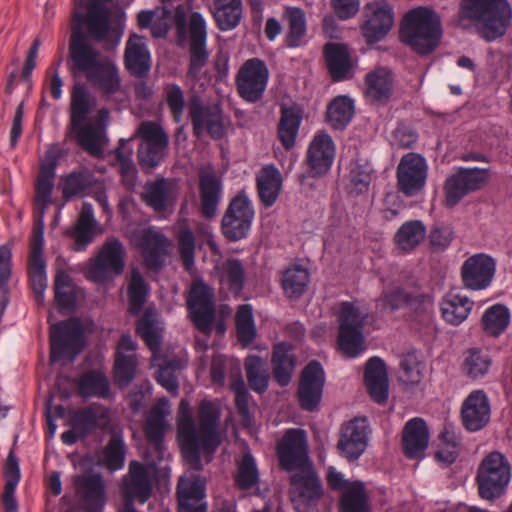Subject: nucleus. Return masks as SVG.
<instances>
[{
	"label": "nucleus",
	"instance_id": "f257e3e1",
	"mask_svg": "<svg viewBox=\"0 0 512 512\" xmlns=\"http://www.w3.org/2000/svg\"><path fill=\"white\" fill-rule=\"evenodd\" d=\"M110 31V12L100 0H90L86 14L75 13L71 24L67 65L74 76H84L103 95L121 91L122 80L116 61L102 55L90 39L102 42Z\"/></svg>",
	"mask_w": 512,
	"mask_h": 512
},
{
	"label": "nucleus",
	"instance_id": "f03ea898",
	"mask_svg": "<svg viewBox=\"0 0 512 512\" xmlns=\"http://www.w3.org/2000/svg\"><path fill=\"white\" fill-rule=\"evenodd\" d=\"M221 414L217 403L202 400L195 421L190 413L189 403L185 399L181 400L177 418V441L183 459L192 469L202 470L201 455L212 457L220 446Z\"/></svg>",
	"mask_w": 512,
	"mask_h": 512
},
{
	"label": "nucleus",
	"instance_id": "7ed1b4c3",
	"mask_svg": "<svg viewBox=\"0 0 512 512\" xmlns=\"http://www.w3.org/2000/svg\"><path fill=\"white\" fill-rule=\"evenodd\" d=\"M512 9L507 0H461L458 20L463 28L476 27L488 42L502 37L510 24Z\"/></svg>",
	"mask_w": 512,
	"mask_h": 512
},
{
	"label": "nucleus",
	"instance_id": "20e7f679",
	"mask_svg": "<svg viewBox=\"0 0 512 512\" xmlns=\"http://www.w3.org/2000/svg\"><path fill=\"white\" fill-rule=\"evenodd\" d=\"M441 38V20L432 8L416 7L403 16L399 28V39L417 54L432 53L438 47Z\"/></svg>",
	"mask_w": 512,
	"mask_h": 512
},
{
	"label": "nucleus",
	"instance_id": "39448f33",
	"mask_svg": "<svg viewBox=\"0 0 512 512\" xmlns=\"http://www.w3.org/2000/svg\"><path fill=\"white\" fill-rule=\"evenodd\" d=\"M51 364L72 362L85 348V332L77 318L59 321L50 327Z\"/></svg>",
	"mask_w": 512,
	"mask_h": 512
},
{
	"label": "nucleus",
	"instance_id": "423d86ee",
	"mask_svg": "<svg viewBox=\"0 0 512 512\" xmlns=\"http://www.w3.org/2000/svg\"><path fill=\"white\" fill-rule=\"evenodd\" d=\"M510 464L498 451L489 453L479 464L476 483L481 498L493 501L506 491L510 481Z\"/></svg>",
	"mask_w": 512,
	"mask_h": 512
},
{
	"label": "nucleus",
	"instance_id": "0eeeda50",
	"mask_svg": "<svg viewBox=\"0 0 512 512\" xmlns=\"http://www.w3.org/2000/svg\"><path fill=\"white\" fill-rule=\"evenodd\" d=\"M367 314H364L352 302L344 301L340 304L338 315V346L348 358H355L365 350L363 328Z\"/></svg>",
	"mask_w": 512,
	"mask_h": 512
},
{
	"label": "nucleus",
	"instance_id": "6e6552de",
	"mask_svg": "<svg viewBox=\"0 0 512 512\" xmlns=\"http://www.w3.org/2000/svg\"><path fill=\"white\" fill-rule=\"evenodd\" d=\"M188 117L193 135L200 139L207 134L211 139L222 140L227 135L224 112L218 103H204L198 95H192L187 104Z\"/></svg>",
	"mask_w": 512,
	"mask_h": 512
},
{
	"label": "nucleus",
	"instance_id": "1a4fd4ad",
	"mask_svg": "<svg viewBox=\"0 0 512 512\" xmlns=\"http://www.w3.org/2000/svg\"><path fill=\"white\" fill-rule=\"evenodd\" d=\"M141 143L137 149L140 167L150 171L158 167L167 156L169 137L163 127L154 121H143L137 129Z\"/></svg>",
	"mask_w": 512,
	"mask_h": 512
},
{
	"label": "nucleus",
	"instance_id": "9d476101",
	"mask_svg": "<svg viewBox=\"0 0 512 512\" xmlns=\"http://www.w3.org/2000/svg\"><path fill=\"white\" fill-rule=\"evenodd\" d=\"M255 211L248 194L241 190L229 202L221 220V231L229 242L247 238Z\"/></svg>",
	"mask_w": 512,
	"mask_h": 512
},
{
	"label": "nucleus",
	"instance_id": "9b49d317",
	"mask_svg": "<svg viewBox=\"0 0 512 512\" xmlns=\"http://www.w3.org/2000/svg\"><path fill=\"white\" fill-rule=\"evenodd\" d=\"M187 309L190 320L197 330L210 335L216 319L214 289L202 279L192 282L188 297Z\"/></svg>",
	"mask_w": 512,
	"mask_h": 512
},
{
	"label": "nucleus",
	"instance_id": "f8f14e48",
	"mask_svg": "<svg viewBox=\"0 0 512 512\" xmlns=\"http://www.w3.org/2000/svg\"><path fill=\"white\" fill-rule=\"evenodd\" d=\"M126 250L116 238H108L101 246L97 256L90 260L87 277L96 283H105L123 273Z\"/></svg>",
	"mask_w": 512,
	"mask_h": 512
},
{
	"label": "nucleus",
	"instance_id": "ddd939ff",
	"mask_svg": "<svg viewBox=\"0 0 512 512\" xmlns=\"http://www.w3.org/2000/svg\"><path fill=\"white\" fill-rule=\"evenodd\" d=\"M153 491V482L147 466L137 460H132L128 472L122 478L120 487L123 506L118 512H137L134 502L146 503Z\"/></svg>",
	"mask_w": 512,
	"mask_h": 512
},
{
	"label": "nucleus",
	"instance_id": "4468645a",
	"mask_svg": "<svg viewBox=\"0 0 512 512\" xmlns=\"http://www.w3.org/2000/svg\"><path fill=\"white\" fill-rule=\"evenodd\" d=\"M269 80V70L260 58L247 59L235 76L238 95L249 103L262 99Z\"/></svg>",
	"mask_w": 512,
	"mask_h": 512
},
{
	"label": "nucleus",
	"instance_id": "2eb2a0df",
	"mask_svg": "<svg viewBox=\"0 0 512 512\" xmlns=\"http://www.w3.org/2000/svg\"><path fill=\"white\" fill-rule=\"evenodd\" d=\"M394 25V9L387 0H373L363 7V22L360 26L367 44L382 41Z\"/></svg>",
	"mask_w": 512,
	"mask_h": 512
},
{
	"label": "nucleus",
	"instance_id": "dca6fc26",
	"mask_svg": "<svg viewBox=\"0 0 512 512\" xmlns=\"http://www.w3.org/2000/svg\"><path fill=\"white\" fill-rule=\"evenodd\" d=\"M290 485L291 501L299 511L316 506L324 494L321 479L311 465L293 471Z\"/></svg>",
	"mask_w": 512,
	"mask_h": 512
},
{
	"label": "nucleus",
	"instance_id": "f3484780",
	"mask_svg": "<svg viewBox=\"0 0 512 512\" xmlns=\"http://www.w3.org/2000/svg\"><path fill=\"white\" fill-rule=\"evenodd\" d=\"M376 302L383 312L393 313L407 307L417 315L425 317H429L432 308V298L429 294L420 289L408 292L398 286L384 289Z\"/></svg>",
	"mask_w": 512,
	"mask_h": 512
},
{
	"label": "nucleus",
	"instance_id": "a211bd4d",
	"mask_svg": "<svg viewBox=\"0 0 512 512\" xmlns=\"http://www.w3.org/2000/svg\"><path fill=\"white\" fill-rule=\"evenodd\" d=\"M428 176L426 159L418 153L402 156L396 170L398 190L406 197L416 196L424 187Z\"/></svg>",
	"mask_w": 512,
	"mask_h": 512
},
{
	"label": "nucleus",
	"instance_id": "6ab92c4d",
	"mask_svg": "<svg viewBox=\"0 0 512 512\" xmlns=\"http://www.w3.org/2000/svg\"><path fill=\"white\" fill-rule=\"evenodd\" d=\"M277 456L282 470L293 472L309 466L306 432L302 429H289L277 444Z\"/></svg>",
	"mask_w": 512,
	"mask_h": 512
},
{
	"label": "nucleus",
	"instance_id": "aec40b11",
	"mask_svg": "<svg viewBox=\"0 0 512 512\" xmlns=\"http://www.w3.org/2000/svg\"><path fill=\"white\" fill-rule=\"evenodd\" d=\"M325 382V372L319 361L312 360L303 368L297 389L298 403L303 410L313 412L318 408Z\"/></svg>",
	"mask_w": 512,
	"mask_h": 512
},
{
	"label": "nucleus",
	"instance_id": "412c9836",
	"mask_svg": "<svg viewBox=\"0 0 512 512\" xmlns=\"http://www.w3.org/2000/svg\"><path fill=\"white\" fill-rule=\"evenodd\" d=\"M488 179V170L460 168L450 175L444 185L446 207L456 206L467 194L481 189Z\"/></svg>",
	"mask_w": 512,
	"mask_h": 512
},
{
	"label": "nucleus",
	"instance_id": "4be33fe9",
	"mask_svg": "<svg viewBox=\"0 0 512 512\" xmlns=\"http://www.w3.org/2000/svg\"><path fill=\"white\" fill-rule=\"evenodd\" d=\"M75 494L83 512H103L107 497L103 477L98 473L84 472L73 480Z\"/></svg>",
	"mask_w": 512,
	"mask_h": 512
},
{
	"label": "nucleus",
	"instance_id": "5701e85b",
	"mask_svg": "<svg viewBox=\"0 0 512 512\" xmlns=\"http://www.w3.org/2000/svg\"><path fill=\"white\" fill-rule=\"evenodd\" d=\"M370 427L366 417H355L341 426L337 448L340 455L353 462L358 460L368 446Z\"/></svg>",
	"mask_w": 512,
	"mask_h": 512
},
{
	"label": "nucleus",
	"instance_id": "b1692460",
	"mask_svg": "<svg viewBox=\"0 0 512 512\" xmlns=\"http://www.w3.org/2000/svg\"><path fill=\"white\" fill-rule=\"evenodd\" d=\"M44 233L43 226L35 228L30 242L28 255V277L34 292L35 300L39 305L44 304L45 291L48 286L46 274V260L43 255Z\"/></svg>",
	"mask_w": 512,
	"mask_h": 512
},
{
	"label": "nucleus",
	"instance_id": "393cba45",
	"mask_svg": "<svg viewBox=\"0 0 512 512\" xmlns=\"http://www.w3.org/2000/svg\"><path fill=\"white\" fill-rule=\"evenodd\" d=\"M496 272V261L490 255L478 253L467 258L461 267V278L466 288L483 290L490 286Z\"/></svg>",
	"mask_w": 512,
	"mask_h": 512
},
{
	"label": "nucleus",
	"instance_id": "a878e982",
	"mask_svg": "<svg viewBox=\"0 0 512 512\" xmlns=\"http://www.w3.org/2000/svg\"><path fill=\"white\" fill-rule=\"evenodd\" d=\"M190 45H189V68L188 76L198 78L203 67L207 64L209 54L207 51L206 22L203 16L192 13L189 21Z\"/></svg>",
	"mask_w": 512,
	"mask_h": 512
},
{
	"label": "nucleus",
	"instance_id": "bb28decb",
	"mask_svg": "<svg viewBox=\"0 0 512 512\" xmlns=\"http://www.w3.org/2000/svg\"><path fill=\"white\" fill-rule=\"evenodd\" d=\"M137 344L128 334L118 341L113 366V378L119 388L127 387L136 377L138 361Z\"/></svg>",
	"mask_w": 512,
	"mask_h": 512
},
{
	"label": "nucleus",
	"instance_id": "cd10ccee",
	"mask_svg": "<svg viewBox=\"0 0 512 512\" xmlns=\"http://www.w3.org/2000/svg\"><path fill=\"white\" fill-rule=\"evenodd\" d=\"M110 421L109 409L98 402L72 410L69 413V425L86 438L99 428H105Z\"/></svg>",
	"mask_w": 512,
	"mask_h": 512
},
{
	"label": "nucleus",
	"instance_id": "c85d7f7f",
	"mask_svg": "<svg viewBox=\"0 0 512 512\" xmlns=\"http://www.w3.org/2000/svg\"><path fill=\"white\" fill-rule=\"evenodd\" d=\"M174 184L165 177L146 182L141 193L143 202L163 217L173 213L176 204Z\"/></svg>",
	"mask_w": 512,
	"mask_h": 512
},
{
	"label": "nucleus",
	"instance_id": "c756f323",
	"mask_svg": "<svg viewBox=\"0 0 512 512\" xmlns=\"http://www.w3.org/2000/svg\"><path fill=\"white\" fill-rule=\"evenodd\" d=\"M335 157V145L332 137L325 132L317 133L307 151L308 174L311 177L325 175L331 168Z\"/></svg>",
	"mask_w": 512,
	"mask_h": 512
},
{
	"label": "nucleus",
	"instance_id": "7c9ffc66",
	"mask_svg": "<svg viewBox=\"0 0 512 512\" xmlns=\"http://www.w3.org/2000/svg\"><path fill=\"white\" fill-rule=\"evenodd\" d=\"M365 100L373 106H386L394 93V75L387 67H378L365 75Z\"/></svg>",
	"mask_w": 512,
	"mask_h": 512
},
{
	"label": "nucleus",
	"instance_id": "2f4dec72",
	"mask_svg": "<svg viewBox=\"0 0 512 512\" xmlns=\"http://www.w3.org/2000/svg\"><path fill=\"white\" fill-rule=\"evenodd\" d=\"M491 409L489 399L482 390L471 392L461 407V420L469 432L483 429L490 421Z\"/></svg>",
	"mask_w": 512,
	"mask_h": 512
},
{
	"label": "nucleus",
	"instance_id": "473e14b6",
	"mask_svg": "<svg viewBox=\"0 0 512 512\" xmlns=\"http://www.w3.org/2000/svg\"><path fill=\"white\" fill-rule=\"evenodd\" d=\"M168 413L169 410L167 402L165 400H161L150 409L145 420V438L156 453V458L158 460H162L164 458V437L169 426L166 420Z\"/></svg>",
	"mask_w": 512,
	"mask_h": 512
},
{
	"label": "nucleus",
	"instance_id": "72a5a7b5",
	"mask_svg": "<svg viewBox=\"0 0 512 512\" xmlns=\"http://www.w3.org/2000/svg\"><path fill=\"white\" fill-rule=\"evenodd\" d=\"M141 253L146 268L159 272L165 266L169 240L161 231L145 229L141 238Z\"/></svg>",
	"mask_w": 512,
	"mask_h": 512
},
{
	"label": "nucleus",
	"instance_id": "f704fd0d",
	"mask_svg": "<svg viewBox=\"0 0 512 512\" xmlns=\"http://www.w3.org/2000/svg\"><path fill=\"white\" fill-rule=\"evenodd\" d=\"M430 440L426 422L419 417L408 420L402 430V450L408 459L424 457Z\"/></svg>",
	"mask_w": 512,
	"mask_h": 512
},
{
	"label": "nucleus",
	"instance_id": "c9c22d12",
	"mask_svg": "<svg viewBox=\"0 0 512 512\" xmlns=\"http://www.w3.org/2000/svg\"><path fill=\"white\" fill-rule=\"evenodd\" d=\"M200 211L204 218L213 219L217 215L223 197L221 178L214 171L199 174Z\"/></svg>",
	"mask_w": 512,
	"mask_h": 512
},
{
	"label": "nucleus",
	"instance_id": "e433bc0d",
	"mask_svg": "<svg viewBox=\"0 0 512 512\" xmlns=\"http://www.w3.org/2000/svg\"><path fill=\"white\" fill-rule=\"evenodd\" d=\"M126 70L135 77L146 76L151 69V56L143 36L132 34L126 42L124 53Z\"/></svg>",
	"mask_w": 512,
	"mask_h": 512
},
{
	"label": "nucleus",
	"instance_id": "4c0bfd02",
	"mask_svg": "<svg viewBox=\"0 0 512 512\" xmlns=\"http://www.w3.org/2000/svg\"><path fill=\"white\" fill-rule=\"evenodd\" d=\"M96 227L93 206L84 202L76 223L66 231V235L74 239V251L82 252L87 249L96 237Z\"/></svg>",
	"mask_w": 512,
	"mask_h": 512
},
{
	"label": "nucleus",
	"instance_id": "58836bf2",
	"mask_svg": "<svg viewBox=\"0 0 512 512\" xmlns=\"http://www.w3.org/2000/svg\"><path fill=\"white\" fill-rule=\"evenodd\" d=\"M178 512H208L206 487L199 479L181 480L177 487Z\"/></svg>",
	"mask_w": 512,
	"mask_h": 512
},
{
	"label": "nucleus",
	"instance_id": "ea45409f",
	"mask_svg": "<svg viewBox=\"0 0 512 512\" xmlns=\"http://www.w3.org/2000/svg\"><path fill=\"white\" fill-rule=\"evenodd\" d=\"M364 382L370 397L378 404L388 399V374L385 362L379 357H371L364 370Z\"/></svg>",
	"mask_w": 512,
	"mask_h": 512
},
{
	"label": "nucleus",
	"instance_id": "a19ab883",
	"mask_svg": "<svg viewBox=\"0 0 512 512\" xmlns=\"http://www.w3.org/2000/svg\"><path fill=\"white\" fill-rule=\"evenodd\" d=\"M95 182L93 173L87 168L72 170L62 175L58 183V189L62 193L65 203L75 198H83L91 190Z\"/></svg>",
	"mask_w": 512,
	"mask_h": 512
},
{
	"label": "nucleus",
	"instance_id": "79ce46f5",
	"mask_svg": "<svg viewBox=\"0 0 512 512\" xmlns=\"http://www.w3.org/2000/svg\"><path fill=\"white\" fill-rule=\"evenodd\" d=\"M303 116L304 109L300 105H281L277 134L285 149H291L295 146Z\"/></svg>",
	"mask_w": 512,
	"mask_h": 512
},
{
	"label": "nucleus",
	"instance_id": "37998d69",
	"mask_svg": "<svg viewBox=\"0 0 512 512\" xmlns=\"http://www.w3.org/2000/svg\"><path fill=\"white\" fill-rule=\"evenodd\" d=\"M58 159L56 153L49 151L41 162L35 181V201L42 206V213L51 204Z\"/></svg>",
	"mask_w": 512,
	"mask_h": 512
},
{
	"label": "nucleus",
	"instance_id": "c03bdc74",
	"mask_svg": "<svg viewBox=\"0 0 512 512\" xmlns=\"http://www.w3.org/2000/svg\"><path fill=\"white\" fill-rule=\"evenodd\" d=\"M271 364L274 380L281 387L288 386L297 365L293 346L287 342L275 344L273 346Z\"/></svg>",
	"mask_w": 512,
	"mask_h": 512
},
{
	"label": "nucleus",
	"instance_id": "a18cd8bd",
	"mask_svg": "<svg viewBox=\"0 0 512 512\" xmlns=\"http://www.w3.org/2000/svg\"><path fill=\"white\" fill-rule=\"evenodd\" d=\"M77 388L82 399H107L111 396L109 379L100 369H91L82 373L78 378Z\"/></svg>",
	"mask_w": 512,
	"mask_h": 512
},
{
	"label": "nucleus",
	"instance_id": "49530a36",
	"mask_svg": "<svg viewBox=\"0 0 512 512\" xmlns=\"http://www.w3.org/2000/svg\"><path fill=\"white\" fill-rule=\"evenodd\" d=\"M162 330L157 309L153 305L147 306L136 323V333L152 352L160 349Z\"/></svg>",
	"mask_w": 512,
	"mask_h": 512
},
{
	"label": "nucleus",
	"instance_id": "de8ad7c7",
	"mask_svg": "<svg viewBox=\"0 0 512 512\" xmlns=\"http://www.w3.org/2000/svg\"><path fill=\"white\" fill-rule=\"evenodd\" d=\"M5 485L1 496L4 512H18L19 505L15 498L16 488L21 479L18 457L11 450L4 464Z\"/></svg>",
	"mask_w": 512,
	"mask_h": 512
},
{
	"label": "nucleus",
	"instance_id": "09e8293b",
	"mask_svg": "<svg viewBox=\"0 0 512 512\" xmlns=\"http://www.w3.org/2000/svg\"><path fill=\"white\" fill-rule=\"evenodd\" d=\"M259 198L265 207L273 206L281 192L282 176L273 165H265L256 178Z\"/></svg>",
	"mask_w": 512,
	"mask_h": 512
},
{
	"label": "nucleus",
	"instance_id": "8fccbe9b",
	"mask_svg": "<svg viewBox=\"0 0 512 512\" xmlns=\"http://www.w3.org/2000/svg\"><path fill=\"white\" fill-rule=\"evenodd\" d=\"M69 136L90 155L100 157L103 154L104 129L93 124H79L70 126Z\"/></svg>",
	"mask_w": 512,
	"mask_h": 512
},
{
	"label": "nucleus",
	"instance_id": "3c124183",
	"mask_svg": "<svg viewBox=\"0 0 512 512\" xmlns=\"http://www.w3.org/2000/svg\"><path fill=\"white\" fill-rule=\"evenodd\" d=\"M127 454V445L123 436L112 433L107 444L102 448L97 464L110 473L123 469Z\"/></svg>",
	"mask_w": 512,
	"mask_h": 512
},
{
	"label": "nucleus",
	"instance_id": "603ef678",
	"mask_svg": "<svg viewBox=\"0 0 512 512\" xmlns=\"http://www.w3.org/2000/svg\"><path fill=\"white\" fill-rule=\"evenodd\" d=\"M373 173L374 169L368 161L357 159L351 162L345 186L346 192L354 197L367 193L373 179Z\"/></svg>",
	"mask_w": 512,
	"mask_h": 512
},
{
	"label": "nucleus",
	"instance_id": "864d4df0",
	"mask_svg": "<svg viewBox=\"0 0 512 512\" xmlns=\"http://www.w3.org/2000/svg\"><path fill=\"white\" fill-rule=\"evenodd\" d=\"M473 305V301L467 296L450 292L441 302L442 317L451 325H460L467 319Z\"/></svg>",
	"mask_w": 512,
	"mask_h": 512
},
{
	"label": "nucleus",
	"instance_id": "5fc2aeb1",
	"mask_svg": "<svg viewBox=\"0 0 512 512\" xmlns=\"http://www.w3.org/2000/svg\"><path fill=\"white\" fill-rule=\"evenodd\" d=\"M179 258L186 271H191L195 264L196 241L187 219L179 220L174 226Z\"/></svg>",
	"mask_w": 512,
	"mask_h": 512
},
{
	"label": "nucleus",
	"instance_id": "6e6d98bb",
	"mask_svg": "<svg viewBox=\"0 0 512 512\" xmlns=\"http://www.w3.org/2000/svg\"><path fill=\"white\" fill-rule=\"evenodd\" d=\"M426 233V226L421 220H408L398 228L393 241L403 253H410L425 239Z\"/></svg>",
	"mask_w": 512,
	"mask_h": 512
},
{
	"label": "nucleus",
	"instance_id": "4d7b16f0",
	"mask_svg": "<svg viewBox=\"0 0 512 512\" xmlns=\"http://www.w3.org/2000/svg\"><path fill=\"white\" fill-rule=\"evenodd\" d=\"M324 56L332 79L334 81L343 80L351 69L347 47L340 43H327L324 46Z\"/></svg>",
	"mask_w": 512,
	"mask_h": 512
},
{
	"label": "nucleus",
	"instance_id": "13d9d810",
	"mask_svg": "<svg viewBox=\"0 0 512 512\" xmlns=\"http://www.w3.org/2000/svg\"><path fill=\"white\" fill-rule=\"evenodd\" d=\"M354 114V100L347 95H339L327 106L326 122L335 130H343L351 122Z\"/></svg>",
	"mask_w": 512,
	"mask_h": 512
},
{
	"label": "nucleus",
	"instance_id": "bf43d9fd",
	"mask_svg": "<svg viewBox=\"0 0 512 512\" xmlns=\"http://www.w3.org/2000/svg\"><path fill=\"white\" fill-rule=\"evenodd\" d=\"M369 495L365 483L352 481L339 498V512H370Z\"/></svg>",
	"mask_w": 512,
	"mask_h": 512
},
{
	"label": "nucleus",
	"instance_id": "052dcab7",
	"mask_svg": "<svg viewBox=\"0 0 512 512\" xmlns=\"http://www.w3.org/2000/svg\"><path fill=\"white\" fill-rule=\"evenodd\" d=\"M150 294V286L138 270H133L127 285V312L138 316Z\"/></svg>",
	"mask_w": 512,
	"mask_h": 512
},
{
	"label": "nucleus",
	"instance_id": "680f3d73",
	"mask_svg": "<svg viewBox=\"0 0 512 512\" xmlns=\"http://www.w3.org/2000/svg\"><path fill=\"white\" fill-rule=\"evenodd\" d=\"M287 22L288 31L285 44L289 48L300 47L305 43L307 32L306 15L299 7H288L283 15Z\"/></svg>",
	"mask_w": 512,
	"mask_h": 512
},
{
	"label": "nucleus",
	"instance_id": "e2e57ef3",
	"mask_svg": "<svg viewBox=\"0 0 512 512\" xmlns=\"http://www.w3.org/2000/svg\"><path fill=\"white\" fill-rule=\"evenodd\" d=\"M242 17L241 0H214V18L221 31L238 26Z\"/></svg>",
	"mask_w": 512,
	"mask_h": 512
},
{
	"label": "nucleus",
	"instance_id": "0e129e2a",
	"mask_svg": "<svg viewBox=\"0 0 512 512\" xmlns=\"http://www.w3.org/2000/svg\"><path fill=\"white\" fill-rule=\"evenodd\" d=\"M221 285L227 287L229 292L238 297L241 295L245 283V269L242 262L236 258H229L219 268Z\"/></svg>",
	"mask_w": 512,
	"mask_h": 512
},
{
	"label": "nucleus",
	"instance_id": "69168bd1",
	"mask_svg": "<svg viewBox=\"0 0 512 512\" xmlns=\"http://www.w3.org/2000/svg\"><path fill=\"white\" fill-rule=\"evenodd\" d=\"M236 336L242 347L251 345L257 336L253 309L250 304H242L235 314Z\"/></svg>",
	"mask_w": 512,
	"mask_h": 512
},
{
	"label": "nucleus",
	"instance_id": "338daca9",
	"mask_svg": "<svg viewBox=\"0 0 512 512\" xmlns=\"http://www.w3.org/2000/svg\"><path fill=\"white\" fill-rule=\"evenodd\" d=\"M91 112L89 92L84 84L73 86L70 104V126L77 127L85 123Z\"/></svg>",
	"mask_w": 512,
	"mask_h": 512
},
{
	"label": "nucleus",
	"instance_id": "774afa93",
	"mask_svg": "<svg viewBox=\"0 0 512 512\" xmlns=\"http://www.w3.org/2000/svg\"><path fill=\"white\" fill-rule=\"evenodd\" d=\"M491 365L492 359L487 351L472 348L467 351L462 369L467 377L478 380L487 375Z\"/></svg>",
	"mask_w": 512,
	"mask_h": 512
}]
</instances>
